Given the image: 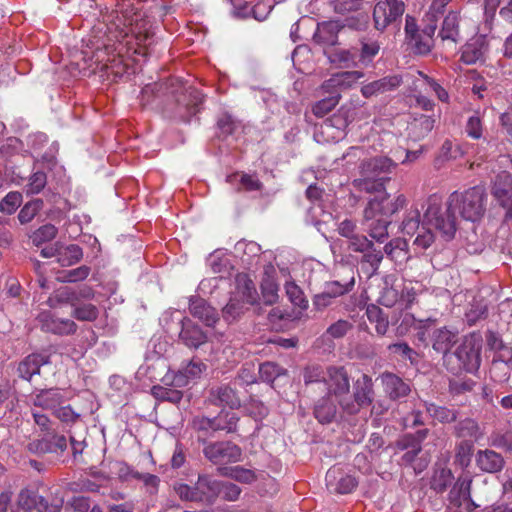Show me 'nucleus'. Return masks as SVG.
I'll use <instances>...</instances> for the list:
<instances>
[{
    "instance_id": "nucleus-17",
    "label": "nucleus",
    "mask_w": 512,
    "mask_h": 512,
    "mask_svg": "<svg viewBox=\"0 0 512 512\" xmlns=\"http://www.w3.org/2000/svg\"><path fill=\"white\" fill-rule=\"evenodd\" d=\"M181 325L179 338L187 347L198 348L207 341L206 334L189 318L181 319Z\"/></svg>"
},
{
    "instance_id": "nucleus-42",
    "label": "nucleus",
    "mask_w": 512,
    "mask_h": 512,
    "mask_svg": "<svg viewBox=\"0 0 512 512\" xmlns=\"http://www.w3.org/2000/svg\"><path fill=\"white\" fill-rule=\"evenodd\" d=\"M83 257V251L80 246L71 244L59 249L57 261L61 266H71L79 262Z\"/></svg>"
},
{
    "instance_id": "nucleus-3",
    "label": "nucleus",
    "mask_w": 512,
    "mask_h": 512,
    "mask_svg": "<svg viewBox=\"0 0 512 512\" xmlns=\"http://www.w3.org/2000/svg\"><path fill=\"white\" fill-rule=\"evenodd\" d=\"M396 164L387 157H376L361 164V177L353 181L360 191L368 193L384 190L385 174L390 173Z\"/></svg>"
},
{
    "instance_id": "nucleus-11",
    "label": "nucleus",
    "mask_w": 512,
    "mask_h": 512,
    "mask_svg": "<svg viewBox=\"0 0 512 512\" xmlns=\"http://www.w3.org/2000/svg\"><path fill=\"white\" fill-rule=\"evenodd\" d=\"M354 277L347 283L339 281L327 282L324 290L312 298V305L316 311H323L334 303V300L348 292L354 287Z\"/></svg>"
},
{
    "instance_id": "nucleus-10",
    "label": "nucleus",
    "mask_w": 512,
    "mask_h": 512,
    "mask_svg": "<svg viewBox=\"0 0 512 512\" xmlns=\"http://www.w3.org/2000/svg\"><path fill=\"white\" fill-rule=\"evenodd\" d=\"M356 108L352 104L342 105L338 111L321 125V133L326 134L329 139H339L345 128L355 117Z\"/></svg>"
},
{
    "instance_id": "nucleus-1",
    "label": "nucleus",
    "mask_w": 512,
    "mask_h": 512,
    "mask_svg": "<svg viewBox=\"0 0 512 512\" xmlns=\"http://www.w3.org/2000/svg\"><path fill=\"white\" fill-rule=\"evenodd\" d=\"M486 193L482 186L471 187L464 192H453L447 201V208L442 209V197L433 194L428 197L427 208L423 221L420 223L418 209H410L401 229L407 235H416L413 246L415 249L426 250L436 239L434 228L444 241L454 238L457 227L454 211L458 210L461 217L467 221L479 220L485 212Z\"/></svg>"
},
{
    "instance_id": "nucleus-30",
    "label": "nucleus",
    "mask_w": 512,
    "mask_h": 512,
    "mask_svg": "<svg viewBox=\"0 0 512 512\" xmlns=\"http://www.w3.org/2000/svg\"><path fill=\"white\" fill-rule=\"evenodd\" d=\"M457 341V332L446 327L435 329L432 333L433 349L439 353H447Z\"/></svg>"
},
{
    "instance_id": "nucleus-21",
    "label": "nucleus",
    "mask_w": 512,
    "mask_h": 512,
    "mask_svg": "<svg viewBox=\"0 0 512 512\" xmlns=\"http://www.w3.org/2000/svg\"><path fill=\"white\" fill-rule=\"evenodd\" d=\"M32 404L45 410L55 413L61 404H64V397L60 389H44L31 396Z\"/></svg>"
},
{
    "instance_id": "nucleus-38",
    "label": "nucleus",
    "mask_w": 512,
    "mask_h": 512,
    "mask_svg": "<svg viewBox=\"0 0 512 512\" xmlns=\"http://www.w3.org/2000/svg\"><path fill=\"white\" fill-rule=\"evenodd\" d=\"M366 315L371 323L375 324V330L379 335H385L389 328L388 316L378 306L371 304L367 306Z\"/></svg>"
},
{
    "instance_id": "nucleus-59",
    "label": "nucleus",
    "mask_w": 512,
    "mask_h": 512,
    "mask_svg": "<svg viewBox=\"0 0 512 512\" xmlns=\"http://www.w3.org/2000/svg\"><path fill=\"white\" fill-rule=\"evenodd\" d=\"M491 378L496 382H506L510 378V367L504 359L494 360L490 368Z\"/></svg>"
},
{
    "instance_id": "nucleus-33",
    "label": "nucleus",
    "mask_w": 512,
    "mask_h": 512,
    "mask_svg": "<svg viewBox=\"0 0 512 512\" xmlns=\"http://www.w3.org/2000/svg\"><path fill=\"white\" fill-rule=\"evenodd\" d=\"M485 51L486 48L482 40H473L463 47L461 61L468 65L475 64L483 59Z\"/></svg>"
},
{
    "instance_id": "nucleus-37",
    "label": "nucleus",
    "mask_w": 512,
    "mask_h": 512,
    "mask_svg": "<svg viewBox=\"0 0 512 512\" xmlns=\"http://www.w3.org/2000/svg\"><path fill=\"white\" fill-rule=\"evenodd\" d=\"M442 40H451L457 42L459 38V14L450 12L444 18L442 28L439 32Z\"/></svg>"
},
{
    "instance_id": "nucleus-18",
    "label": "nucleus",
    "mask_w": 512,
    "mask_h": 512,
    "mask_svg": "<svg viewBox=\"0 0 512 512\" xmlns=\"http://www.w3.org/2000/svg\"><path fill=\"white\" fill-rule=\"evenodd\" d=\"M189 312L193 317L199 319L209 327L214 326L219 320L216 309L202 298L190 299Z\"/></svg>"
},
{
    "instance_id": "nucleus-2",
    "label": "nucleus",
    "mask_w": 512,
    "mask_h": 512,
    "mask_svg": "<svg viewBox=\"0 0 512 512\" xmlns=\"http://www.w3.org/2000/svg\"><path fill=\"white\" fill-rule=\"evenodd\" d=\"M257 300L258 293L254 282L246 274H238L235 279V289L222 310L223 318L227 322L237 320Z\"/></svg>"
},
{
    "instance_id": "nucleus-45",
    "label": "nucleus",
    "mask_w": 512,
    "mask_h": 512,
    "mask_svg": "<svg viewBox=\"0 0 512 512\" xmlns=\"http://www.w3.org/2000/svg\"><path fill=\"white\" fill-rule=\"evenodd\" d=\"M328 366L324 367L319 364H310L307 365L303 370V380L306 385L312 383H320L323 382L325 384Z\"/></svg>"
},
{
    "instance_id": "nucleus-60",
    "label": "nucleus",
    "mask_w": 512,
    "mask_h": 512,
    "mask_svg": "<svg viewBox=\"0 0 512 512\" xmlns=\"http://www.w3.org/2000/svg\"><path fill=\"white\" fill-rule=\"evenodd\" d=\"M408 44L411 46L414 53L424 55L430 52L433 39H431L429 35L424 36L422 33H419L415 37L408 39Z\"/></svg>"
},
{
    "instance_id": "nucleus-34",
    "label": "nucleus",
    "mask_w": 512,
    "mask_h": 512,
    "mask_svg": "<svg viewBox=\"0 0 512 512\" xmlns=\"http://www.w3.org/2000/svg\"><path fill=\"white\" fill-rule=\"evenodd\" d=\"M424 407L431 418L442 424L452 423L456 421L458 417V411L453 408L438 406L434 403L427 402H424Z\"/></svg>"
},
{
    "instance_id": "nucleus-4",
    "label": "nucleus",
    "mask_w": 512,
    "mask_h": 512,
    "mask_svg": "<svg viewBox=\"0 0 512 512\" xmlns=\"http://www.w3.org/2000/svg\"><path fill=\"white\" fill-rule=\"evenodd\" d=\"M218 480L207 474L198 476L193 485L178 483L174 485V491L183 501L212 505L217 500Z\"/></svg>"
},
{
    "instance_id": "nucleus-58",
    "label": "nucleus",
    "mask_w": 512,
    "mask_h": 512,
    "mask_svg": "<svg viewBox=\"0 0 512 512\" xmlns=\"http://www.w3.org/2000/svg\"><path fill=\"white\" fill-rule=\"evenodd\" d=\"M227 181L230 183L239 182L247 191H257L262 187L261 182L257 178L248 174L235 173L229 175Z\"/></svg>"
},
{
    "instance_id": "nucleus-55",
    "label": "nucleus",
    "mask_w": 512,
    "mask_h": 512,
    "mask_svg": "<svg viewBox=\"0 0 512 512\" xmlns=\"http://www.w3.org/2000/svg\"><path fill=\"white\" fill-rule=\"evenodd\" d=\"M352 329V322L345 319H339L327 327L325 335L332 339H340L347 335V333Z\"/></svg>"
},
{
    "instance_id": "nucleus-9",
    "label": "nucleus",
    "mask_w": 512,
    "mask_h": 512,
    "mask_svg": "<svg viewBox=\"0 0 512 512\" xmlns=\"http://www.w3.org/2000/svg\"><path fill=\"white\" fill-rule=\"evenodd\" d=\"M379 193L365 207V217L368 220L377 216L389 218L406 205L404 195H398L394 200H391L383 190Z\"/></svg>"
},
{
    "instance_id": "nucleus-46",
    "label": "nucleus",
    "mask_w": 512,
    "mask_h": 512,
    "mask_svg": "<svg viewBox=\"0 0 512 512\" xmlns=\"http://www.w3.org/2000/svg\"><path fill=\"white\" fill-rule=\"evenodd\" d=\"M380 45L374 40H362L360 42L359 55L357 61L361 64L368 65L373 58L379 53Z\"/></svg>"
},
{
    "instance_id": "nucleus-25",
    "label": "nucleus",
    "mask_w": 512,
    "mask_h": 512,
    "mask_svg": "<svg viewBox=\"0 0 512 512\" xmlns=\"http://www.w3.org/2000/svg\"><path fill=\"white\" fill-rule=\"evenodd\" d=\"M210 401L215 405L228 406L231 409L240 406V398L237 392L230 385H220L210 390Z\"/></svg>"
},
{
    "instance_id": "nucleus-27",
    "label": "nucleus",
    "mask_w": 512,
    "mask_h": 512,
    "mask_svg": "<svg viewBox=\"0 0 512 512\" xmlns=\"http://www.w3.org/2000/svg\"><path fill=\"white\" fill-rule=\"evenodd\" d=\"M391 221L383 216H377L376 218L366 219L365 210L363 211V222L369 236L377 241L383 243L389 237L388 226Z\"/></svg>"
},
{
    "instance_id": "nucleus-48",
    "label": "nucleus",
    "mask_w": 512,
    "mask_h": 512,
    "mask_svg": "<svg viewBox=\"0 0 512 512\" xmlns=\"http://www.w3.org/2000/svg\"><path fill=\"white\" fill-rule=\"evenodd\" d=\"M452 480L453 475L450 469H436L431 479V488L436 492H443L451 484Z\"/></svg>"
},
{
    "instance_id": "nucleus-16",
    "label": "nucleus",
    "mask_w": 512,
    "mask_h": 512,
    "mask_svg": "<svg viewBox=\"0 0 512 512\" xmlns=\"http://www.w3.org/2000/svg\"><path fill=\"white\" fill-rule=\"evenodd\" d=\"M475 462L476 466L486 473L500 472L505 465L503 456L491 449L478 450Z\"/></svg>"
},
{
    "instance_id": "nucleus-31",
    "label": "nucleus",
    "mask_w": 512,
    "mask_h": 512,
    "mask_svg": "<svg viewBox=\"0 0 512 512\" xmlns=\"http://www.w3.org/2000/svg\"><path fill=\"white\" fill-rule=\"evenodd\" d=\"M435 119L432 116L420 115L415 117L409 126V135L415 140L426 137L434 128Z\"/></svg>"
},
{
    "instance_id": "nucleus-64",
    "label": "nucleus",
    "mask_w": 512,
    "mask_h": 512,
    "mask_svg": "<svg viewBox=\"0 0 512 512\" xmlns=\"http://www.w3.org/2000/svg\"><path fill=\"white\" fill-rule=\"evenodd\" d=\"M164 89H167V84L163 82H154L147 84L143 87L141 91V102L143 105H148L152 99L158 95V93L162 92Z\"/></svg>"
},
{
    "instance_id": "nucleus-32",
    "label": "nucleus",
    "mask_w": 512,
    "mask_h": 512,
    "mask_svg": "<svg viewBox=\"0 0 512 512\" xmlns=\"http://www.w3.org/2000/svg\"><path fill=\"white\" fill-rule=\"evenodd\" d=\"M386 255L397 263H403L408 260V243L403 238L392 239L384 246Z\"/></svg>"
},
{
    "instance_id": "nucleus-19",
    "label": "nucleus",
    "mask_w": 512,
    "mask_h": 512,
    "mask_svg": "<svg viewBox=\"0 0 512 512\" xmlns=\"http://www.w3.org/2000/svg\"><path fill=\"white\" fill-rule=\"evenodd\" d=\"M470 486V479H459L449 492L448 499L450 505L469 511L473 504L470 496Z\"/></svg>"
},
{
    "instance_id": "nucleus-35",
    "label": "nucleus",
    "mask_w": 512,
    "mask_h": 512,
    "mask_svg": "<svg viewBox=\"0 0 512 512\" xmlns=\"http://www.w3.org/2000/svg\"><path fill=\"white\" fill-rule=\"evenodd\" d=\"M454 433L459 438H470L475 441L483 436V431L480 426L471 418L459 421L454 427Z\"/></svg>"
},
{
    "instance_id": "nucleus-63",
    "label": "nucleus",
    "mask_w": 512,
    "mask_h": 512,
    "mask_svg": "<svg viewBox=\"0 0 512 512\" xmlns=\"http://www.w3.org/2000/svg\"><path fill=\"white\" fill-rule=\"evenodd\" d=\"M46 183V174L42 171H37L29 178V182L25 187V192L27 195L38 194L44 189Z\"/></svg>"
},
{
    "instance_id": "nucleus-6",
    "label": "nucleus",
    "mask_w": 512,
    "mask_h": 512,
    "mask_svg": "<svg viewBox=\"0 0 512 512\" xmlns=\"http://www.w3.org/2000/svg\"><path fill=\"white\" fill-rule=\"evenodd\" d=\"M482 338L479 335L471 334L466 336L455 355L466 372H476L481 364Z\"/></svg>"
},
{
    "instance_id": "nucleus-20",
    "label": "nucleus",
    "mask_w": 512,
    "mask_h": 512,
    "mask_svg": "<svg viewBox=\"0 0 512 512\" xmlns=\"http://www.w3.org/2000/svg\"><path fill=\"white\" fill-rule=\"evenodd\" d=\"M402 83L399 75H388L379 80L370 82L361 88V93L365 98L383 94L398 88Z\"/></svg>"
},
{
    "instance_id": "nucleus-29",
    "label": "nucleus",
    "mask_w": 512,
    "mask_h": 512,
    "mask_svg": "<svg viewBox=\"0 0 512 512\" xmlns=\"http://www.w3.org/2000/svg\"><path fill=\"white\" fill-rule=\"evenodd\" d=\"M49 363V357L43 354L28 355L18 366L21 378L30 380L33 375L39 374L41 366Z\"/></svg>"
},
{
    "instance_id": "nucleus-12",
    "label": "nucleus",
    "mask_w": 512,
    "mask_h": 512,
    "mask_svg": "<svg viewBox=\"0 0 512 512\" xmlns=\"http://www.w3.org/2000/svg\"><path fill=\"white\" fill-rule=\"evenodd\" d=\"M325 386L328 395L335 397L341 406V400L350 392V380L344 367L328 366Z\"/></svg>"
},
{
    "instance_id": "nucleus-22",
    "label": "nucleus",
    "mask_w": 512,
    "mask_h": 512,
    "mask_svg": "<svg viewBox=\"0 0 512 512\" xmlns=\"http://www.w3.org/2000/svg\"><path fill=\"white\" fill-rule=\"evenodd\" d=\"M381 382L384 388V392L391 400H398L405 397L410 392V386L404 382L400 377L393 373H383L381 376Z\"/></svg>"
},
{
    "instance_id": "nucleus-13",
    "label": "nucleus",
    "mask_w": 512,
    "mask_h": 512,
    "mask_svg": "<svg viewBox=\"0 0 512 512\" xmlns=\"http://www.w3.org/2000/svg\"><path fill=\"white\" fill-rule=\"evenodd\" d=\"M364 76L361 71H344L333 74L329 79L325 80L321 89L324 92L331 93V95L339 94L340 90L350 88L359 79Z\"/></svg>"
},
{
    "instance_id": "nucleus-61",
    "label": "nucleus",
    "mask_w": 512,
    "mask_h": 512,
    "mask_svg": "<svg viewBox=\"0 0 512 512\" xmlns=\"http://www.w3.org/2000/svg\"><path fill=\"white\" fill-rule=\"evenodd\" d=\"M285 370L274 362H265L259 367V375L261 380L265 382H273L276 378L283 375Z\"/></svg>"
},
{
    "instance_id": "nucleus-23",
    "label": "nucleus",
    "mask_w": 512,
    "mask_h": 512,
    "mask_svg": "<svg viewBox=\"0 0 512 512\" xmlns=\"http://www.w3.org/2000/svg\"><path fill=\"white\" fill-rule=\"evenodd\" d=\"M491 194L503 208L507 206L509 196L512 194V176L508 172L502 171L496 175L492 182Z\"/></svg>"
},
{
    "instance_id": "nucleus-39",
    "label": "nucleus",
    "mask_w": 512,
    "mask_h": 512,
    "mask_svg": "<svg viewBox=\"0 0 512 512\" xmlns=\"http://www.w3.org/2000/svg\"><path fill=\"white\" fill-rule=\"evenodd\" d=\"M219 472L222 476L231 478L243 484H251L256 480V474L253 470L246 469L241 466L220 468Z\"/></svg>"
},
{
    "instance_id": "nucleus-43",
    "label": "nucleus",
    "mask_w": 512,
    "mask_h": 512,
    "mask_svg": "<svg viewBox=\"0 0 512 512\" xmlns=\"http://www.w3.org/2000/svg\"><path fill=\"white\" fill-rule=\"evenodd\" d=\"M77 297L75 288L72 287H62L55 292V294L49 298L50 307H56L62 304H69L73 308L77 305Z\"/></svg>"
},
{
    "instance_id": "nucleus-8",
    "label": "nucleus",
    "mask_w": 512,
    "mask_h": 512,
    "mask_svg": "<svg viewBox=\"0 0 512 512\" xmlns=\"http://www.w3.org/2000/svg\"><path fill=\"white\" fill-rule=\"evenodd\" d=\"M203 454L213 464L234 463L240 460L242 451L239 446L230 441L206 442Z\"/></svg>"
},
{
    "instance_id": "nucleus-49",
    "label": "nucleus",
    "mask_w": 512,
    "mask_h": 512,
    "mask_svg": "<svg viewBox=\"0 0 512 512\" xmlns=\"http://www.w3.org/2000/svg\"><path fill=\"white\" fill-rule=\"evenodd\" d=\"M340 98H341L340 94H334V95H330L329 97H326L324 99L317 101L312 106V113L316 117H319V118L324 117L325 115H327L330 111H332L337 106Z\"/></svg>"
},
{
    "instance_id": "nucleus-62",
    "label": "nucleus",
    "mask_w": 512,
    "mask_h": 512,
    "mask_svg": "<svg viewBox=\"0 0 512 512\" xmlns=\"http://www.w3.org/2000/svg\"><path fill=\"white\" fill-rule=\"evenodd\" d=\"M22 203V194L17 191L9 192L0 201V211L6 214H13Z\"/></svg>"
},
{
    "instance_id": "nucleus-50",
    "label": "nucleus",
    "mask_w": 512,
    "mask_h": 512,
    "mask_svg": "<svg viewBox=\"0 0 512 512\" xmlns=\"http://www.w3.org/2000/svg\"><path fill=\"white\" fill-rule=\"evenodd\" d=\"M357 49L353 48L351 50L339 49L328 55V58L331 63L350 66L351 64H356L357 61Z\"/></svg>"
},
{
    "instance_id": "nucleus-24",
    "label": "nucleus",
    "mask_w": 512,
    "mask_h": 512,
    "mask_svg": "<svg viewBox=\"0 0 512 512\" xmlns=\"http://www.w3.org/2000/svg\"><path fill=\"white\" fill-rule=\"evenodd\" d=\"M340 29L341 26L337 21L319 23L313 35V41L322 46H333L337 44Z\"/></svg>"
},
{
    "instance_id": "nucleus-44",
    "label": "nucleus",
    "mask_w": 512,
    "mask_h": 512,
    "mask_svg": "<svg viewBox=\"0 0 512 512\" xmlns=\"http://www.w3.org/2000/svg\"><path fill=\"white\" fill-rule=\"evenodd\" d=\"M261 290L263 301L267 305H273L278 300V284L275 278L266 274L261 281Z\"/></svg>"
},
{
    "instance_id": "nucleus-52",
    "label": "nucleus",
    "mask_w": 512,
    "mask_h": 512,
    "mask_svg": "<svg viewBox=\"0 0 512 512\" xmlns=\"http://www.w3.org/2000/svg\"><path fill=\"white\" fill-rule=\"evenodd\" d=\"M474 446L472 442L462 440L456 447L455 462L462 468L468 467L471 462Z\"/></svg>"
},
{
    "instance_id": "nucleus-5",
    "label": "nucleus",
    "mask_w": 512,
    "mask_h": 512,
    "mask_svg": "<svg viewBox=\"0 0 512 512\" xmlns=\"http://www.w3.org/2000/svg\"><path fill=\"white\" fill-rule=\"evenodd\" d=\"M374 397L373 382L370 376L363 374L353 385V395L341 400V408L347 414L353 415L362 407L369 406Z\"/></svg>"
},
{
    "instance_id": "nucleus-28",
    "label": "nucleus",
    "mask_w": 512,
    "mask_h": 512,
    "mask_svg": "<svg viewBox=\"0 0 512 512\" xmlns=\"http://www.w3.org/2000/svg\"><path fill=\"white\" fill-rule=\"evenodd\" d=\"M340 474V469L333 467L330 468L326 473V482L329 487H333V489L340 494H347L352 492L356 486L357 481L356 479L351 475H345L342 476L337 483V475Z\"/></svg>"
},
{
    "instance_id": "nucleus-53",
    "label": "nucleus",
    "mask_w": 512,
    "mask_h": 512,
    "mask_svg": "<svg viewBox=\"0 0 512 512\" xmlns=\"http://www.w3.org/2000/svg\"><path fill=\"white\" fill-rule=\"evenodd\" d=\"M43 500V497L33 494L28 490H23L18 495V505L26 511H30L34 508L41 511L40 506L43 504Z\"/></svg>"
},
{
    "instance_id": "nucleus-47",
    "label": "nucleus",
    "mask_w": 512,
    "mask_h": 512,
    "mask_svg": "<svg viewBox=\"0 0 512 512\" xmlns=\"http://www.w3.org/2000/svg\"><path fill=\"white\" fill-rule=\"evenodd\" d=\"M398 445L402 449H409L402 456L403 461L406 463H412L421 451L420 441L412 436H405L398 442Z\"/></svg>"
},
{
    "instance_id": "nucleus-26",
    "label": "nucleus",
    "mask_w": 512,
    "mask_h": 512,
    "mask_svg": "<svg viewBox=\"0 0 512 512\" xmlns=\"http://www.w3.org/2000/svg\"><path fill=\"white\" fill-rule=\"evenodd\" d=\"M206 370V365L201 360L192 359L186 367L179 370L171 381L175 387H184L190 380L197 379Z\"/></svg>"
},
{
    "instance_id": "nucleus-54",
    "label": "nucleus",
    "mask_w": 512,
    "mask_h": 512,
    "mask_svg": "<svg viewBox=\"0 0 512 512\" xmlns=\"http://www.w3.org/2000/svg\"><path fill=\"white\" fill-rule=\"evenodd\" d=\"M98 315V308L91 303L76 305L72 311V316L79 321L92 322L98 318Z\"/></svg>"
},
{
    "instance_id": "nucleus-7",
    "label": "nucleus",
    "mask_w": 512,
    "mask_h": 512,
    "mask_svg": "<svg viewBox=\"0 0 512 512\" xmlns=\"http://www.w3.org/2000/svg\"><path fill=\"white\" fill-rule=\"evenodd\" d=\"M404 12L403 0L378 1L373 10L374 27L384 31L389 25L400 22Z\"/></svg>"
},
{
    "instance_id": "nucleus-36",
    "label": "nucleus",
    "mask_w": 512,
    "mask_h": 512,
    "mask_svg": "<svg viewBox=\"0 0 512 512\" xmlns=\"http://www.w3.org/2000/svg\"><path fill=\"white\" fill-rule=\"evenodd\" d=\"M336 404L332 400V396L327 395L321 398L315 405L314 415L321 423H329L336 415Z\"/></svg>"
},
{
    "instance_id": "nucleus-41",
    "label": "nucleus",
    "mask_w": 512,
    "mask_h": 512,
    "mask_svg": "<svg viewBox=\"0 0 512 512\" xmlns=\"http://www.w3.org/2000/svg\"><path fill=\"white\" fill-rule=\"evenodd\" d=\"M239 417L235 412L221 411L214 417V431H225L227 433L235 432Z\"/></svg>"
},
{
    "instance_id": "nucleus-14",
    "label": "nucleus",
    "mask_w": 512,
    "mask_h": 512,
    "mask_svg": "<svg viewBox=\"0 0 512 512\" xmlns=\"http://www.w3.org/2000/svg\"><path fill=\"white\" fill-rule=\"evenodd\" d=\"M39 320L42 330L56 335H72L77 330V324L73 320L57 318L50 312L41 313Z\"/></svg>"
},
{
    "instance_id": "nucleus-15",
    "label": "nucleus",
    "mask_w": 512,
    "mask_h": 512,
    "mask_svg": "<svg viewBox=\"0 0 512 512\" xmlns=\"http://www.w3.org/2000/svg\"><path fill=\"white\" fill-rule=\"evenodd\" d=\"M67 448V440L64 435H52L51 437H43L34 440L28 444L30 452L35 454L58 453L63 452Z\"/></svg>"
},
{
    "instance_id": "nucleus-57",
    "label": "nucleus",
    "mask_w": 512,
    "mask_h": 512,
    "mask_svg": "<svg viewBox=\"0 0 512 512\" xmlns=\"http://www.w3.org/2000/svg\"><path fill=\"white\" fill-rule=\"evenodd\" d=\"M43 201L41 199H34L27 202L18 214V219L21 224L29 223L37 213L42 209Z\"/></svg>"
},
{
    "instance_id": "nucleus-40",
    "label": "nucleus",
    "mask_w": 512,
    "mask_h": 512,
    "mask_svg": "<svg viewBox=\"0 0 512 512\" xmlns=\"http://www.w3.org/2000/svg\"><path fill=\"white\" fill-rule=\"evenodd\" d=\"M483 115L484 112L477 110L467 118L464 131L469 138L474 140L482 138L484 132Z\"/></svg>"
},
{
    "instance_id": "nucleus-56",
    "label": "nucleus",
    "mask_w": 512,
    "mask_h": 512,
    "mask_svg": "<svg viewBox=\"0 0 512 512\" xmlns=\"http://www.w3.org/2000/svg\"><path fill=\"white\" fill-rule=\"evenodd\" d=\"M217 498L221 496L226 501H236L241 494V488L236 484L228 481L218 480Z\"/></svg>"
},
{
    "instance_id": "nucleus-51",
    "label": "nucleus",
    "mask_w": 512,
    "mask_h": 512,
    "mask_svg": "<svg viewBox=\"0 0 512 512\" xmlns=\"http://www.w3.org/2000/svg\"><path fill=\"white\" fill-rule=\"evenodd\" d=\"M58 233V229L52 224H45L39 227L31 235L34 245L40 246L45 242L53 240Z\"/></svg>"
}]
</instances>
